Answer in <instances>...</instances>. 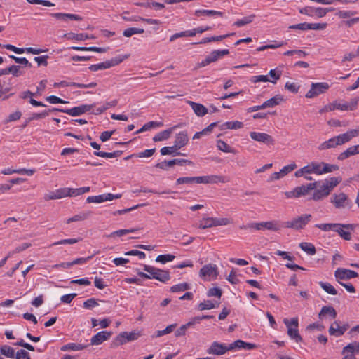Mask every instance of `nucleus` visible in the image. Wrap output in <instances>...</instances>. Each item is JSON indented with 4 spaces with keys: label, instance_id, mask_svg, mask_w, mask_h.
I'll use <instances>...</instances> for the list:
<instances>
[{
    "label": "nucleus",
    "instance_id": "29",
    "mask_svg": "<svg viewBox=\"0 0 359 359\" xmlns=\"http://www.w3.org/2000/svg\"><path fill=\"white\" fill-rule=\"evenodd\" d=\"M284 101V98L281 95H277L272 98L266 100L262 104V107H264V109L268 107H273L276 105L280 104L281 102Z\"/></svg>",
    "mask_w": 359,
    "mask_h": 359
},
{
    "label": "nucleus",
    "instance_id": "23",
    "mask_svg": "<svg viewBox=\"0 0 359 359\" xmlns=\"http://www.w3.org/2000/svg\"><path fill=\"white\" fill-rule=\"evenodd\" d=\"M347 330V326H340L337 321L334 322L329 328V333L336 337L341 336Z\"/></svg>",
    "mask_w": 359,
    "mask_h": 359
},
{
    "label": "nucleus",
    "instance_id": "37",
    "mask_svg": "<svg viewBox=\"0 0 359 359\" xmlns=\"http://www.w3.org/2000/svg\"><path fill=\"white\" fill-rule=\"evenodd\" d=\"M91 215L90 212H81L80 214L76 215L70 218H69L66 223L70 224L72 222H76L79 221H83L88 218V217Z\"/></svg>",
    "mask_w": 359,
    "mask_h": 359
},
{
    "label": "nucleus",
    "instance_id": "52",
    "mask_svg": "<svg viewBox=\"0 0 359 359\" xmlns=\"http://www.w3.org/2000/svg\"><path fill=\"white\" fill-rule=\"evenodd\" d=\"M233 34H226L224 35H221L218 36H212V37H205L203 38V43H210L212 41H220L224 39L227 38L229 36L233 35Z\"/></svg>",
    "mask_w": 359,
    "mask_h": 359
},
{
    "label": "nucleus",
    "instance_id": "12",
    "mask_svg": "<svg viewBox=\"0 0 359 359\" xmlns=\"http://www.w3.org/2000/svg\"><path fill=\"white\" fill-rule=\"evenodd\" d=\"M356 224H343L336 223L334 231L338 233V234L344 240L350 241L351 239V231H354Z\"/></svg>",
    "mask_w": 359,
    "mask_h": 359
},
{
    "label": "nucleus",
    "instance_id": "45",
    "mask_svg": "<svg viewBox=\"0 0 359 359\" xmlns=\"http://www.w3.org/2000/svg\"><path fill=\"white\" fill-rule=\"evenodd\" d=\"M255 18V15L252 14L250 15L244 17L243 18L238 20L234 22V25L237 27H242L245 25L251 23Z\"/></svg>",
    "mask_w": 359,
    "mask_h": 359
},
{
    "label": "nucleus",
    "instance_id": "4",
    "mask_svg": "<svg viewBox=\"0 0 359 359\" xmlns=\"http://www.w3.org/2000/svg\"><path fill=\"white\" fill-rule=\"evenodd\" d=\"M284 324L287 327V334L292 339L296 341V342H300L302 340V337L299 334L298 331V318L297 317L292 318L291 320L285 318L283 320Z\"/></svg>",
    "mask_w": 359,
    "mask_h": 359
},
{
    "label": "nucleus",
    "instance_id": "31",
    "mask_svg": "<svg viewBox=\"0 0 359 359\" xmlns=\"http://www.w3.org/2000/svg\"><path fill=\"white\" fill-rule=\"evenodd\" d=\"M175 128V127L170 128L168 130L158 133L153 137L154 142H160L168 140L170 137V135L172 134Z\"/></svg>",
    "mask_w": 359,
    "mask_h": 359
},
{
    "label": "nucleus",
    "instance_id": "58",
    "mask_svg": "<svg viewBox=\"0 0 359 359\" xmlns=\"http://www.w3.org/2000/svg\"><path fill=\"white\" fill-rule=\"evenodd\" d=\"M359 102V96L353 97L350 102H346L348 111H353L357 109Z\"/></svg>",
    "mask_w": 359,
    "mask_h": 359
},
{
    "label": "nucleus",
    "instance_id": "13",
    "mask_svg": "<svg viewBox=\"0 0 359 359\" xmlns=\"http://www.w3.org/2000/svg\"><path fill=\"white\" fill-rule=\"evenodd\" d=\"M250 137L255 142L267 145H273L275 142L271 135L265 133L252 131L250 133Z\"/></svg>",
    "mask_w": 359,
    "mask_h": 359
},
{
    "label": "nucleus",
    "instance_id": "9",
    "mask_svg": "<svg viewBox=\"0 0 359 359\" xmlns=\"http://www.w3.org/2000/svg\"><path fill=\"white\" fill-rule=\"evenodd\" d=\"M313 174L320 175L337 170L339 167L336 165L328 164L324 162H311Z\"/></svg>",
    "mask_w": 359,
    "mask_h": 359
},
{
    "label": "nucleus",
    "instance_id": "64",
    "mask_svg": "<svg viewBox=\"0 0 359 359\" xmlns=\"http://www.w3.org/2000/svg\"><path fill=\"white\" fill-rule=\"evenodd\" d=\"M15 359H30V356L28 352L21 349L18 351L15 356Z\"/></svg>",
    "mask_w": 359,
    "mask_h": 359
},
{
    "label": "nucleus",
    "instance_id": "46",
    "mask_svg": "<svg viewBox=\"0 0 359 359\" xmlns=\"http://www.w3.org/2000/svg\"><path fill=\"white\" fill-rule=\"evenodd\" d=\"M144 30L142 28L130 27L123 31V36L126 37H130L135 34H142Z\"/></svg>",
    "mask_w": 359,
    "mask_h": 359
},
{
    "label": "nucleus",
    "instance_id": "21",
    "mask_svg": "<svg viewBox=\"0 0 359 359\" xmlns=\"http://www.w3.org/2000/svg\"><path fill=\"white\" fill-rule=\"evenodd\" d=\"M111 333L107 331H102L94 335L90 340L91 345H100L103 341L108 340Z\"/></svg>",
    "mask_w": 359,
    "mask_h": 359
},
{
    "label": "nucleus",
    "instance_id": "17",
    "mask_svg": "<svg viewBox=\"0 0 359 359\" xmlns=\"http://www.w3.org/2000/svg\"><path fill=\"white\" fill-rule=\"evenodd\" d=\"M334 276L337 280L339 282L340 280H348L356 278L358 275L354 271L344 268H339L335 271Z\"/></svg>",
    "mask_w": 359,
    "mask_h": 359
},
{
    "label": "nucleus",
    "instance_id": "60",
    "mask_svg": "<svg viewBox=\"0 0 359 359\" xmlns=\"http://www.w3.org/2000/svg\"><path fill=\"white\" fill-rule=\"evenodd\" d=\"M219 304L218 300H206L203 301V309H210L217 307Z\"/></svg>",
    "mask_w": 359,
    "mask_h": 359
},
{
    "label": "nucleus",
    "instance_id": "47",
    "mask_svg": "<svg viewBox=\"0 0 359 359\" xmlns=\"http://www.w3.org/2000/svg\"><path fill=\"white\" fill-rule=\"evenodd\" d=\"M355 14V11L348 10H339L336 13V15L341 19L350 18Z\"/></svg>",
    "mask_w": 359,
    "mask_h": 359
},
{
    "label": "nucleus",
    "instance_id": "26",
    "mask_svg": "<svg viewBox=\"0 0 359 359\" xmlns=\"http://www.w3.org/2000/svg\"><path fill=\"white\" fill-rule=\"evenodd\" d=\"M201 184L202 183V177H180L177 180L176 184Z\"/></svg>",
    "mask_w": 359,
    "mask_h": 359
},
{
    "label": "nucleus",
    "instance_id": "18",
    "mask_svg": "<svg viewBox=\"0 0 359 359\" xmlns=\"http://www.w3.org/2000/svg\"><path fill=\"white\" fill-rule=\"evenodd\" d=\"M93 107V104H82L81 106L75 107L69 109L61 110V112L66 113L72 116H76L89 111Z\"/></svg>",
    "mask_w": 359,
    "mask_h": 359
},
{
    "label": "nucleus",
    "instance_id": "51",
    "mask_svg": "<svg viewBox=\"0 0 359 359\" xmlns=\"http://www.w3.org/2000/svg\"><path fill=\"white\" fill-rule=\"evenodd\" d=\"M177 326L176 324H172L170 325H168V327H166L165 329L163 330H158L156 332V334H155V337H160L163 335H165V334H169L170 332H172L174 330V328H175V327Z\"/></svg>",
    "mask_w": 359,
    "mask_h": 359
},
{
    "label": "nucleus",
    "instance_id": "41",
    "mask_svg": "<svg viewBox=\"0 0 359 359\" xmlns=\"http://www.w3.org/2000/svg\"><path fill=\"white\" fill-rule=\"evenodd\" d=\"M0 352L2 355H5L7 358H14L15 355V350L7 345H4L0 347Z\"/></svg>",
    "mask_w": 359,
    "mask_h": 359
},
{
    "label": "nucleus",
    "instance_id": "3",
    "mask_svg": "<svg viewBox=\"0 0 359 359\" xmlns=\"http://www.w3.org/2000/svg\"><path fill=\"white\" fill-rule=\"evenodd\" d=\"M312 216L310 214H303L294 217L290 221L284 223L285 227L299 231L303 229L307 224L311 220Z\"/></svg>",
    "mask_w": 359,
    "mask_h": 359
},
{
    "label": "nucleus",
    "instance_id": "40",
    "mask_svg": "<svg viewBox=\"0 0 359 359\" xmlns=\"http://www.w3.org/2000/svg\"><path fill=\"white\" fill-rule=\"evenodd\" d=\"M313 174L311 163L299 169L294 172L296 177H301L303 175Z\"/></svg>",
    "mask_w": 359,
    "mask_h": 359
},
{
    "label": "nucleus",
    "instance_id": "32",
    "mask_svg": "<svg viewBox=\"0 0 359 359\" xmlns=\"http://www.w3.org/2000/svg\"><path fill=\"white\" fill-rule=\"evenodd\" d=\"M311 15H314L318 18L324 17L328 12L332 11V8H309Z\"/></svg>",
    "mask_w": 359,
    "mask_h": 359
},
{
    "label": "nucleus",
    "instance_id": "61",
    "mask_svg": "<svg viewBox=\"0 0 359 359\" xmlns=\"http://www.w3.org/2000/svg\"><path fill=\"white\" fill-rule=\"evenodd\" d=\"M98 305L97 299L90 298L83 302V307L85 309H91Z\"/></svg>",
    "mask_w": 359,
    "mask_h": 359
},
{
    "label": "nucleus",
    "instance_id": "11",
    "mask_svg": "<svg viewBox=\"0 0 359 359\" xmlns=\"http://www.w3.org/2000/svg\"><path fill=\"white\" fill-rule=\"evenodd\" d=\"M329 88L330 85L326 82L312 83L311 88L306 94V97H316L320 94L325 93Z\"/></svg>",
    "mask_w": 359,
    "mask_h": 359
},
{
    "label": "nucleus",
    "instance_id": "44",
    "mask_svg": "<svg viewBox=\"0 0 359 359\" xmlns=\"http://www.w3.org/2000/svg\"><path fill=\"white\" fill-rule=\"evenodd\" d=\"M73 50H81V51H94L97 53H104L105 48L98 47H81V46H72L71 48Z\"/></svg>",
    "mask_w": 359,
    "mask_h": 359
},
{
    "label": "nucleus",
    "instance_id": "62",
    "mask_svg": "<svg viewBox=\"0 0 359 359\" xmlns=\"http://www.w3.org/2000/svg\"><path fill=\"white\" fill-rule=\"evenodd\" d=\"M335 110L334 101L325 105L323 108L319 110V113L323 114L327 112L332 111Z\"/></svg>",
    "mask_w": 359,
    "mask_h": 359
},
{
    "label": "nucleus",
    "instance_id": "50",
    "mask_svg": "<svg viewBox=\"0 0 359 359\" xmlns=\"http://www.w3.org/2000/svg\"><path fill=\"white\" fill-rule=\"evenodd\" d=\"M175 259V256L170 254L160 255L156 258L157 262L165 264L168 262H171Z\"/></svg>",
    "mask_w": 359,
    "mask_h": 359
},
{
    "label": "nucleus",
    "instance_id": "56",
    "mask_svg": "<svg viewBox=\"0 0 359 359\" xmlns=\"http://www.w3.org/2000/svg\"><path fill=\"white\" fill-rule=\"evenodd\" d=\"M7 72L8 74H12L14 76H19L23 74L22 71H21V67L18 65H12L8 67Z\"/></svg>",
    "mask_w": 359,
    "mask_h": 359
},
{
    "label": "nucleus",
    "instance_id": "36",
    "mask_svg": "<svg viewBox=\"0 0 359 359\" xmlns=\"http://www.w3.org/2000/svg\"><path fill=\"white\" fill-rule=\"evenodd\" d=\"M65 37H67L69 40H76V41H85L88 39H93V36H89L86 34H74V33H67L64 34Z\"/></svg>",
    "mask_w": 359,
    "mask_h": 359
},
{
    "label": "nucleus",
    "instance_id": "15",
    "mask_svg": "<svg viewBox=\"0 0 359 359\" xmlns=\"http://www.w3.org/2000/svg\"><path fill=\"white\" fill-rule=\"evenodd\" d=\"M140 337L137 332H123L119 334L115 339V343L117 346L126 344L127 341L137 340Z\"/></svg>",
    "mask_w": 359,
    "mask_h": 359
},
{
    "label": "nucleus",
    "instance_id": "20",
    "mask_svg": "<svg viewBox=\"0 0 359 359\" xmlns=\"http://www.w3.org/2000/svg\"><path fill=\"white\" fill-rule=\"evenodd\" d=\"M229 182V179L227 177L211 175L203 176V184H217V183H226Z\"/></svg>",
    "mask_w": 359,
    "mask_h": 359
},
{
    "label": "nucleus",
    "instance_id": "33",
    "mask_svg": "<svg viewBox=\"0 0 359 359\" xmlns=\"http://www.w3.org/2000/svg\"><path fill=\"white\" fill-rule=\"evenodd\" d=\"M88 345H83L81 344H75V343H69L65 344L61 347V351H81L85 349Z\"/></svg>",
    "mask_w": 359,
    "mask_h": 359
},
{
    "label": "nucleus",
    "instance_id": "8",
    "mask_svg": "<svg viewBox=\"0 0 359 359\" xmlns=\"http://www.w3.org/2000/svg\"><path fill=\"white\" fill-rule=\"evenodd\" d=\"M223 17V13L214 10H204L203 9V22L208 25H203V32L210 30L215 27L214 19L217 18Z\"/></svg>",
    "mask_w": 359,
    "mask_h": 359
},
{
    "label": "nucleus",
    "instance_id": "2",
    "mask_svg": "<svg viewBox=\"0 0 359 359\" xmlns=\"http://www.w3.org/2000/svg\"><path fill=\"white\" fill-rule=\"evenodd\" d=\"M359 135V126L353 130H350L345 133L333 137L318 146L319 151H324L335 148L349 142L352 138Z\"/></svg>",
    "mask_w": 359,
    "mask_h": 359
},
{
    "label": "nucleus",
    "instance_id": "42",
    "mask_svg": "<svg viewBox=\"0 0 359 359\" xmlns=\"http://www.w3.org/2000/svg\"><path fill=\"white\" fill-rule=\"evenodd\" d=\"M300 248L306 252L309 255H314L316 253V249L313 244L310 243L303 242L299 244Z\"/></svg>",
    "mask_w": 359,
    "mask_h": 359
},
{
    "label": "nucleus",
    "instance_id": "14",
    "mask_svg": "<svg viewBox=\"0 0 359 359\" xmlns=\"http://www.w3.org/2000/svg\"><path fill=\"white\" fill-rule=\"evenodd\" d=\"M219 274L216 264H208L203 266V280H214Z\"/></svg>",
    "mask_w": 359,
    "mask_h": 359
},
{
    "label": "nucleus",
    "instance_id": "25",
    "mask_svg": "<svg viewBox=\"0 0 359 359\" xmlns=\"http://www.w3.org/2000/svg\"><path fill=\"white\" fill-rule=\"evenodd\" d=\"M257 347V346L255 344L245 342L242 340H236L233 343L230 344V348H231V350L236 348H242L244 349L251 350L256 348Z\"/></svg>",
    "mask_w": 359,
    "mask_h": 359
},
{
    "label": "nucleus",
    "instance_id": "27",
    "mask_svg": "<svg viewBox=\"0 0 359 359\" xmlns=\"http://www.w3.org/2000/svg\"><path fill=\"white\" fill-rule=\"evenodd\" d=\"M153 276L154 278L162 283H166L170 279V273L168 271L156 268V271Z\"/></svg>",
    "mask_w": 359,
    "mask_h": 359
},
{
    "label": "nucleus",
    "instance_id": "34",
    "mask_svg": "<svg viewBox=\"0 0 359 359\" xmlns=\"http://www.w3.org/2000/svg\"><path fill=\"white\" fill-rule=\"evenodd\" d=\"M144 270L148 273L140 271L137 273L138 276L146 279L154 278L153 276H155L154 273L155 271H156V268L149 265H144Z\"/></svg>",
    "mask_w": 359,
    "mask_h": 359
},
{
    "label": "nucleus",
    "instance_id": "55",
    "mask_svg": "<svg viewBox=\"0 0 359 359\" xmlns=\"http://www.w3.org/2000/svg\"><path fill=\"white\" fill-rule=\"evenodd\" d=\"M187 102L191 107L192 109L197 116H202V104L189 100H188Z\"/></svg>",
    "mask_w": 359,
    "mask_h": 359
},
{
    "label": "nucleus",
    "instance_id": "28",
    "mask_svg": "<svg viewBox=\"0 0 359 359\" xmlns=\"http://www.w3.org/2000/svg\"><path fill=\"white\" fill-rule=\"evenodd\" d=\"M359 154V144L351 146L346 151L341 153L338 157L339 160H344L351 156Z\"/></svg>",
    "mask_w": 359,
    "mask_h": 359
},
{
    "label": "nucleus",
    "instance_id": "39",
    "mask_svg": "<svg viewBox=\"0 0 359 359\" xmlns=\"http://www.w3.org/2000/svg\"><path fill=\"white\" fill-rule=\"evenodd\" d=\"M217 147L223 152L236 154V150L222 140H217Z\"/></svg>",
    "mask_w": 359,
    "mask_h": 359
},
{
    "label": "nucleus",
    "instance_id": "6",
    "mask_svg": "<svg viewBox=\"0 0 359 359\" xmlns=\"http://www.w3.org/2000/svg\"><path fill=\"white\" fill-rule=\"evenodd\" d=\"M330 203L337 209L350 208L351 201L344 192L335 193L330 198Z\"/></svg>",
    "mask_w": 359,
    "mask_h": 359
},
{
    "label": "nucleus",
    "instance_id": "24",
    "mask_svg": "<svg viewBox=\"0 0 359 359\" xmlns=\"http://www.w3.org/2000/svg\"><path fill=\"white\" fill-rule=\"evenodd\" d=\"M243 127V123L239 121H226L219 125L220 130H238Z\"/></svg>",
    "mask_w": 359,
    "mask_h": 359
},
{
    "label": "nucleus",
    "instance_id": "7",
    "mask_svg": "<svg viewBox=\"0 0 359 359\" xmlns=\"http://www.w3.org/2000/svg\"><path fill=\"white\" fill-rule=\"evenodd\" d=\"M233 224L231 217H203V229L221 226H228Z\"/></svg>",
    "mask_w": 359,
    "mask_h": 359
},
{
    "label": "nucleus",
    "instance_id": "22",
    "mask_svg": "<svg viewBox=\"0 0 359 359\" xmlns=\"http://www.w3.org/2000/svg\"><path fill=\"white\" fill-rule=\"evenodd\" d=\"M50 15L59 20H62L64 22L67 21L68 20H81L82 18L76 14L71 13H51Z\"/></svg>",
    "mask_w": 359,
    "mask_h": 359
},
{
    "label": "nucleus",
    "instance_id": "1",
    "mask_svg": "<svg viewBox=\"0 0 359 359\" xmlns=\"http://www.w3.org/2000/svg\"><path fill=\"white\" fill-rule=\"evenodd\" d=\"M342 179L341 177H333L326 179L323 182H314L306 184H302L295 187L290 191L284 192L286 199L298 198L304 197L309 194L311 190H315L311 199L314 201H320L327 198L333 189L336 187Z\"/></svg>",
    "mask_w": 359,
    "mask_h": 359
},
{
    "label": "nucleus",
    "instance_id": "43",
    "mask_svg": "<svg viewBox=\"0 0 359 359\" xmlns=\"http://www.w3.org/2000/svg\"><path fill=\"white\" fill-rule=\"evenodd\" d=\"M121 154V151H116L114 152H104V151H95L94 155L102 158H116L120 156Z\"/></svg>",
    "mask_w": 359,
    "mask_h": 359
},
{
    "label": "nucleus",
    "instance_id": "59",
    "mask_svg": "<svg viewBox=\"0 0 359 359\" xmlns=\"http://www.w3.org/2000/svg\"><path fill=\"white\" fill-rule=\"evenodd\" d=\"M297 168V165L295 163H290L287 165L284 166L282 169L280 170L283 177L287 175L288 173L293 171Z\"/></svg>",
    "mask_w": 359,
    "mask_h": 359
},
{
    "label": "nucleus",
    "instance_id": "16",
    "mask_svg": "<svg viewBox=\"0 0 359 359\" xmlns=\"http://www.w3.org/2000/svg\"><path fill=\"white\" fill-rule=\"evenodd\" d=\"M228 54H229V51L227 49L221 50H215L206 56L205 59L203 60V66L215 62Z\"/></svg>",
    "mask_w": 359,
    "mask_h": 359
},
{
    "label": "nucleus",
    "instance_id": "49",
    "mask_svg": "<svg viewBox=\"0 0 359 359\" xmlns=\"http://www.w3.org/2000/svg\"><path fill=\"white\" fill-rule=\"evenodd\" d=\"M222 294V290L217 287L210 288L207 292L208 297H215L217 298L218 301L220 299Z\"/></svg>",
    "mask_w": 359,
    "mask_h": 359
},
{
    "label": "nucleus",
    "instance_id": "35",
    "mask_svg": "<svg viewBox=\"0 0 359 359\" xmlns=\"http://www.w3.org/2000/svg\"><path fill=\"white\" fill-rule=\"evenodd\" d=\"M187 141L188 137L187 134L184 133H180L177 135L174 145L176 147L177 149H179L181 147H184L187 143Z\"/></svg>",
    "mask_w": 359,
    "mask_h": 359
},
{
    "label": "nucleus",
    "instance_id": "30",
    "mask_svg": "<svg viewBox=\"0 0 359 359\" xmlns=\"http://www.w3.org/2000/svg\"><path fill=\"white\" fill-rule=\"evenodd\" d=\"M359 353V342L353 341L346 346L342 351V354L353 355Z\"/></svg>",
    "mask_w": 359,
    "mask_h": 359
},
{
    "label": "nucleus",
    "instance_id": "5",
    "mask_svg": "<svg viewBox=\"0 0 359 359\" xmlns=\"http://www.w3.org/2000/svg\"><path fill=\"white\" fill-rule=\"evenodd\" d=\"M128 55L118 56L109 60H107L99 64L91 65L88 68L90 71L96 72L98 70L106 69L116 66L127 59Z\"/></svg>",
    "mask_w": 359,
    "mask_h": 359
},
{
    "label": "nucleus",
    "instance_id": "19",
    "mask_svg": "<svg viewBox=\"0 0 359 359\" xmlns=\"http://www.w3.org/2000/svg\"><path fill=\"white\" fill-rule=\"evenodd\" d=\"M231 350V348H230V345L229 346H226L224 344H219L218 342L215 341L212 344V345L210 346L207 351L209 354L220 355H224L228 351Z\"/></svg>",
    "mask_w": 359,
    "mask_h": 359
},
{
    "label": "nucleus",
    "instance_id": "63",
    "mask_svg": "<svg viewBox=\"0 0 359 359\" xmlns=\"http://www.w3.org/2000/svg\"><path fill=\"white\" fill-rule=\"evenodd\" d=\"M285 88L293 93H297L299 86L295 83L287 82L285 85Z\"/></svg>",
    "mask_w": 359,
    "mask_h": 359
},
{
    "label": "nucleus",
    "instance_id": "48",
    "mask_svg": "<svg viewBox=\"0 0 359 359\" xmlns=\"http://www.w3.org/2000/svg\"><path fill=\"white\" fill-rule=\"evenodd\" d=\"M319 285L327 293L332 295L337 294L336 289L329 283L320 282Z\"/></svg>",
    "mask_w": 359,
    "mask_h": 359
},
{
    "label": "nucleus",
    "instance_id": "57",
    "mask_svg": "<svg viewBox=\"0 0 359 359\" xmlns=\"http://www.w3.org/2000/svg\"><path fill=\"white\" fill-rule=\"evenodd\" d=\"M269 76L273 79L269 80L270 82L276 83V81L280 78L282 72L278 69H271L269 73Z\"/></svg>",
    "mask_w": 359,
    "mask_h": 359
},
{
    "label": "nucleus",
    "instance_id": "54",
    "mask_svg": "<svg viewBox=\"0 0 359 359\" xmlns=\"http://www.w3.org/2000/svg\"><path fill=\"white\" fill-rule=\"evenodd\" d=\"M335 225H336V223L317 224L315 225V226L323 231H334Z\"/></svg>",
    "mask_w": 359,
    "mask_h": 359
},
{
    "label": "nucleus",
    "instance_id": "53",
    "mask_svg": "<svg viewBox=\"0 0 359 359\" xmlns=\"http://www.w3.org/2000/svg\"><path fill=\"white\" fill-rule=\"evenodd\" d=\"M86 201L88 203H100L106 201V198H105L104 194H101V195H98V196H88L87 198Z\"/></svg>",
    "mask_w": 359,
    "mask_h": 359
},
{
    "label": "nucleus",
    "instance_id": "10",
    "mask_svg": "<svg viewBox=\"0 0 359 359\" xmlns=\"http://www.w3.org/2000/svg\"><path fill=\"white\" fill-rule=\"evenodd\" d=\"M248 227L255 229L257 231H278L280 230V226L276 221H267L262 222H255L248 224Z\"/></svg>",
    "mask_w": 359,
    "mask_h": 359
},
{
    "label": "nucleus",
    "instance_id": "38",
    "mask_svg": "<svg viewBox=\"0 0 359 359\" xmlns=\"http://www.w3.org/2000/svg\"><path fill=\"white\" fill-rule=\"evenodd\" d=\"M326 314L330 315L332 318H335L337 316V312L335 309L332 306H323L320 311L318 316L320 318H323Z\"/></svg>",
    "mask_w": 359,
    "mask_h": 359
}]
</instances>
